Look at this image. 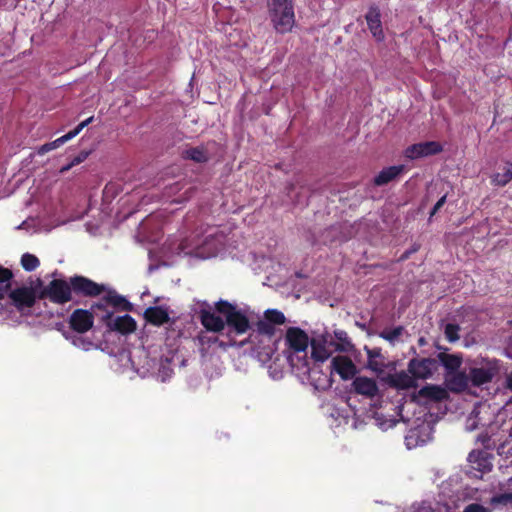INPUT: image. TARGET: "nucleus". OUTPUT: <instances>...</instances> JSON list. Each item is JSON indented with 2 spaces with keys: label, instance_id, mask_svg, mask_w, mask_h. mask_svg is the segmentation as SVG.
Listing matches in <instances>:
<instances>
[{
  "label": "nucleus",
  "instance_id": "obj_35",
  "mask_svg": "<svg viewBox=\"0 0 512 512\" xmlns=\"http://www.w3.org/2000/svg\"><path fill=\"white\" fill-rule=\"evenodd\" d=\"M256 320L257 321H267L268 323L273 324V326L275 327V325L283 324L285 322V316L282 312L273 309V310H267L265 312L264 319H259L257 317Z\"/></svg>",
  "mask_w": 512,
  "mask_h": 512
},
{
  "label": "nucleus",
  "instance_id": "obj_4",
  "mask_svg": "<svg viewBox=\"0 0 512 512\" xmlns=\"http://www.w3.org/2000/svg\"><path fill=\"white\" fill-rule=\"evenodd\" d=\"M312 356L317 361H326L333 351L351 352L354 345L344 330H335L334 335L327 331L311 340Z\"/></svg>",
  "mask_w": 512,
  "mask_h": 512
},
{
  "label": "nucleus",
  "instance_id": "obj_42",
  "mask_svg": "<svg viewBox=\"0 0 512 512\" xmlns=\"http://www.w3.org/2000/svg\"><path fill=\"white\" fill-rule=\"evenodd\" d=\"M93 121V117H89L86 120L82 121L80 124L77 125V127L68 132L67 135L70 136V140L77 136L88 124H90Z\"/></svg>",
  "mask_w": 512,
  "mask_h": 512
},
{
  "label": "nucleus",
  "instance_id": "obj_41",
  "mask_svg": "<svg viewBox=\"0 0 512 512\" xmlns=\"http://www.w3.org/2000/svg\"><path fill=\"white\" fill-rule=\"evenodd\" d=\"M462 512H492V509L478 503H473L467 505Z\"/></svg>",
  "mask_w": 512,
  "mask_h": 512
},
{
  "label": "nucleus",
  "instance_id": "obj_40",
  "mask_svg": "<svg viewBox=\"0 0 512 512\" xmlns=\"http://www.w3.org/2000/svg\"><path fill=\"white\" fill-rule=\"evenodd\" d=\"M459 327L454 324H447L445 327V336L450 342H454L459 339L458 335Z\"/></svg>",
  "mask_w": 512,
  "mask_h": 512
},
{
  "label": "nucleus",
  "instance_id": "obj_37",
  "mask_svg": "<svg viewBox=\"0 0 512 512\" xmlns=\"http://www.w3.org/2000/svg\"><path fill=\"white\" fill-rule=\"evenodd\" d=\"M21 265L26 271H33L39 266V260L35 255L25 253L21 257Z\"/></svg>",
  "mask_w": 512,
  "mask_h": 512
},
{
  "label": "nucleus",
  "instance_id": "obj_13",
  "mask_svg": "<svg viewBox=\"0 0 512 512\" xmlns=\"http://www.w3.org/2000/svg\"><path fill=\"white\" fill-rule=\"evenodd\" d=\"M15 307L23 312L33 306L36 295L35 291L30 287H20L12 290L9 294Z\"/></svg>",
  "mask_w": 512,
  "mask_h": 512
},
{
  "label": "nucleus",
  "instance_id": "obj_23",
  "mask_svg": "<svg viewBox=\"0 0 512 512\" xmlns=\"http://www.w3.org/2000/svg\"><path fill=\"white\" fill-rule=\"evenodd\" d=\"M224 334L221 333L220 335H210L208 331L206 332H202L198 339H199V342L200 344L203 346V347H212V346H219V347H227V346H235L237 345V341L234 339V338H228L227 341H225L224 339H222L221 337H223Z\"/></svg>",
  "mask_w": 512,
  "mask_h": 512
},
{
  "label": "nucleus",
  "instance_id": "obj_39",
  "mask_svg": "<svg viewBox=\"0 0 512 512\" xmlns=\"http://www.w3.org/2000/svg\"><path fill=\"white\" fill-rule=\"evenodd\" d=\"M106 303L112 305L113 307H119V306H126L128 303L126 300L121 297L120 295H117L116 293L109 292L108 295L105 297Z\"/></svg>",
  "mask_w": 512,
  "mask_h": 512
},
{
  "label": "nucleus",
  "instance_id": "obj_31",
  "mask_svg": "<svg viewBox=\"0 0 512 512\" xmlns=\"http://www.w3.org/2000/svg\"><path fill=\"white\" fill-rule=\"evenodd\" d=\"M503 173H495L492 175V183L497 186H505L512 180V163H506Z\"/></svg>",
  "mask_w": 512,
  "mask_h": 512
},
{
  "label": "nucleus",
  "instance_id": "obj_22",
  "mask_svg": "<svg viewBox=\"0 0 512 512\" xmlns=\"http://www.w3.org/2000/svg\"><path fill=\"white\" fill-rule=\"evenodd\" d=\"M447 397V391L445 388L437 385H426L422 387L417 394L413 396L414 400L424 398L430 401H441Z\"/></svg>",
  "mask_w": 512,
  "mask_h": 512
},
{
  "label": "nucleus",
  "instance_id": "obj_29",
  "mask_svg": "<svg viewBox=\"0 0 512 512\" xmlns=\"http://www.w3.org/2000/svg\"><path fill=\"white\" fill-rule=\"evenodd\" d=\"M439 358L448 373L457 372L462 363V358L455 354H441Z\"/></svg>",
  "mask_w": 512,
  "mask_h": 512
},
{
  "label": "nucleus",
  "instance_id": "obj_32",
  "mask_svg": "<svg viewBox=\"0 0 512 512\" xmlns=\"http://www.w3.org/2000/svg\"><path fill=\"white\" fill-rule=\"evenodd\" d=\"M12 272L0 265V298H3L11 288Z\"/></svg>",
  "mask_w": 512,
  "mask_h": 512
},
{
  "label": "nucleus",
  "instance_id": "obj_44",
  "mask_svg": "<svg viewBox=\"0 0 512 512\" xmlns=\"http://www.w3.org/2000/svg\"><path fill=\"white\" fill-rule=\"evenodd\" d=\"M160 366L161 367L159 368L158 377H160L161 381H165L167 377H170L172 370L170 369L169 366L163 364L162 361L160 363Z\"/></svg>",
  "mask_w": 512,
  "mask_h": 512
},
{
  "label": "nucleus",
  "instance_id": "obj_7",
  "mask_svg": "<svg viewBox=\"0 0 512 512\" xmlns=\"http://www.w3.org/2000/svg\"><path fill=\"white\" fill-rule=\"evenodd\" d=\"M313 359L312 366L310 365V359L306 361L305 370L301 368H294L293 370L298 376H307L310 383L317 390H326L332 386L333 380L331 378V372H323L320 367V361H317L312 355ZM323 361H321L322 363Z\"/></svg>",
  "mask_w": 512,
  "mask_h": 512
},
{
  "label": "nucleus",
  "instance_id": "obj_49",
  "mask_svg": "<svg viewBox=\"0 0 512 512\" xmlns=\"http://www.w3.org/2000/svg\"><path fill=\"white\" fill-rule=\"evenodd\" d=\"M28 226H29L28 222L24 221L17 228L18 229H27Z\"/></svg>",
  "mask_w": 512,
  "mask_h": 512
},
{
  "label": "nucleus",
  "instance_id": "obj_27",
  "mask_svg": "<svg viewBox=\"0 0 512 512\" xmlns=\"http://www.w3.org/2000/svg\"><path fill=\"white\" fill-rule=\"evenodd\" d=\"M503 492L497 493L493 495L489 501L491 509H501L503 507H507L512 505V491L504 490L501 488Z\"/></svg>",
  "mask_w": 512,
  "mask_h": 512
},
{
  "label": "nucleus",
  "instance_id": "obj_48",
  "mask_svg": "<svg viewBox=\"0 0 512 512\" xmlns=\"http://www.w3.org/2000/svg\"><path fill=\"white\" fill-rule=\"evenodd\" d=\"M506 382L507 387L512 391V374L508 375Z\"/></svg>",
  "mask_w": 512,
  "mask_h": 512
},
{
  "label": "nucleus",
  "instance_id": "obj_5",
  "mask_svg": "<svg viewBox=\"0 0 512 512\" xmlns=\"http://www.w3.org/2000/svg\"><path fill=\"white\" fill-rule=\"evenodd\" d=\"M309 343L308 335L300 328L291 327L286 332L287 360L292 367L306 368V361L309 360L307 356V348Z\"/></svg>",
  "mask_w": 512,
  "mask_h": 512
},
{
  "label": "nucleus",
  "instance_id": "obj_21",
  "mask_svg": "<svg viewBox=\"0 0 512 512\" xmlns=\"http://www.w3.org/2000/svg\"><path fill=\"white\" fill-rule=\"evenodd\" d=\"M354 390L361 395L374 397L378 393L376 381L368 377H356L352 383Z\"/></svg>",
  "mask_w": 512,
  "mask_h": 512
},
{
  "label": "nucleus",
  "instance_id": "obj_51",
  "mask_svg": "<svg viewBox=\"0 0 512 512\" xmlns=\"http://www.w3.org/2000/svg\"><path fill=\"white\" fill-rule=\"evenodd\" d=\"M509 483H512V478L508 480Z\"/></svg>",
  "mask_w": 512,
  "mask_h": 512
},
{
  "label": "nucleus",
  "instance_id": "obj_30",
  "mask_svg": "<svg viewBox=\"0 0 512 512\" xmlns=\"http://www.w3.org/2000/svg\"><path fill=\"white\" fill-rule=\"evenodd\" d=\"M451 481H447L442 483L440 487V500L438 504H442L445 510L450 509V504H455V500L453 499V491L450 489Z\"/></svg>",
  "mask_w": 512,
  "mask_h": 512
},
{
  "label": "nucleus",
  "instance_id": "obj_18",
  "mask_svg": "<svg viewBox=\"0 0 512 512\" xmlns=\"http://www.w3.org/2000/svg\"><path fill=\"white\" fill-rule=\"evenodd\" d=\"M70 325L75 331L84 333L93 326V314L87 310L77 309L70 317Z\"/></svg>",
  "mask_w": 512,
  "mask_h": 512
},
{
  "label": "nucleus",
  "instance_id": "obj_28",
  "mask_svg": "<svg viewBox=\"0 0 512 512\" xmlns=\"http://www.w3.org/2000/svg\"><path fill=\"white\" fill-rule=\"evenodd\" d=\"M183 155L184 158L190 159L197 163H203L209 159V154L204 146L189 148L184 151Z\"/></svg>",
  "mask_w": 512,
  "mask_h": 512
},
{
  "label": "nucleus",
  "instance_id": "obj_16",
  "mask_svg": "<svg viewBox=\"0 0 512 512\" xmlns=\"http://www.w3.org/2000/svg\"><path fill=\"white\" fill-rule=\"evenodd\" d=\"M329 371L336 372L344 380L351 379L356 373L354 363L346 356H337L332 359Z\"/></svg>",
  "mask_w": 512,
  "mask_h": 512
},
{
  "label": "nucleus",
  "instance_id": "obj_47",
  "mask_svg": "<svg viewBox=\"0 0 512 512\" xmlns=\"http://www.w3.org/2000/svg\"><path fill=\"white\" fill-rule=\"evenodd\" d=\"M446 202V195L442 196L437 202L436 204L434 205L432 211H431V216H433Z\"/></svg>",
  "mask_w": 512,
  "mask_h": 512
},
{
  "label": "nucleus",
  "instance_id": "obj_36",
  "mask_svg": "<svg viewBox=\"0 0 512 512\" xmlns=\"http://www.w3.org/2000/svg\"><path fill=\"white\" fill-rule=\"evenodd\" d=\"M366 351H367V356H368V363H367L368 368L375 372L382 371L383 364L379 363L377 361V358L380 356V351L375 350V349H367V348H366Z\"/></svg>",
  "mask_w": 512,
  "mask_h": 512
},
{
  "label": "nucleus",
  "instance_id": "obj_34",
  "mask_svg": "<svg viewBox=\"0 0 512 512\" xmlns=\"http://www.w3.org/2000/svg\"><path fill=\"white\" fill-rule=\"evenodd\" d=\"M69 140H70V136L65 134V135L57 138L56 140H54L52 142L46 143L44 145H41L38 148L37 153L39 155H44L47 152H50V151H52L54 149L59 148L61 145H63L64 143H66Z\"/></svg>",
  "mask_w": 512,
  "mask_h": 512
},
{
  "label": "nucleus",
  "instance_id": "obj_26",
  "mask_svg": "<svg viewBox=\"0 0 512 512\" xmlns=\"http://www.w3.org/2000/svg\"><path fill=\"white\" fill-rule=\"evenodd\" d=\"M404 171L403 165L390 166L383 169L376 177L375 184L384 185L395 179Z\"/></svg>",
  "mask_w": 512,
  "mask_h": 512
},
{
  "label": "nucleus",
  "instance_id": "obj_38",
  "mask_svg": "<svg viewBox=\"0 0 512 512\" xmlns=\"http://www.w3.org/2000/svg\"><path fill=\"white\" fill-rule=\"evenodd\" d=\"M479 408L475 407L466 419L465 429L467 431H474L479 426Z\"/></svg>",
  "mask_w": 512,
  "mask_h": 512
},
{
  "label": "nucleus",
  "instance_id": "obj_33",
  "mask_svg": "<svg viewBox=\"0 0 512 512\" xmlns=\"http://www.w3.org/2000/svg\"><path fill=\"white\" fill-rule=\"evenodd\" d=\"M404 328L402 326L395 327L393 329H385L383 330L379 336L390 344L395 345L400 341V337L402 336Z\"/></svg>",
  "mask_w": 512,
  "mask_h": 512
},
{
  "label": "nucleus",
  "instance_id": "obj_11",
  "mask_svg": "<svg viewBox=\"0 0 512 512\" xmlns=\"http://www.w3.org/2000/svg\"><path fill=\"white\" fill-rule=\"evenodd\" d=\"M437 364L434 359H412L408 364V371L416 379H428L436 370Z\"/></svg>",
  "mask_w": 512,
  "mask_h": 512
},
{
  "label": "nucleus",
  "instance_id": "obj_19",
  "mask_svg": "<svg viewBox=\"0 0 512 512\" xmlns=\"http://www.w3.org/2000/svg\"><path fill=\"white\" fill-rule=\"evenodd\" d=\"M145 319L157 326H161L170 321V311L166 306L149 307L144 312Z\"/></svg>",
  "mask_w": 512,
  "mask_h": 512
},
{
  "label": "nucleus",
  "instance_id": "obj_8",
  "mask_svg": "<svg viewBox=\"0 0 512 512\" xmlns=\"http://www.w3.org/2000/svg\"><path fill=\"white\" fill-rule=\"evenodd\" d=\"M92 309L93 313L103 320L110 330L127 334L136 329L135 320L128 314L114 317L113 312L106 310L102 314H99L98 311L102 310V305L100 304L94 306Z\"/></svg>",
  "mask_w": 512,
  "mask_h": 512
},
{
  "label": "nucleus",
  "instance_id": "obj_1",
  "mask_svg": "<svg viewBox=\"0 0 512 512\" xmlns=\"http://www.w3.org/2000/svg\"><path fill=\"white\" fill-rule=\"evenodd\" d=\"M223 235L217 228H209L205 234H193L167 243V250L173 255H189L200 259L214 257L222 249Z\"/></svg>",
  "mask_w": 512,
  "mask_h": 512
},
{
  "label": "nucleus",
  "instance_id": "obj_12",
  "mask_svg": "<svg viewBox=\"0 0 512 512\" xmlns=\"http://www.w3.org/2000/svg\"><path fill=\"white\" fill-rule=\"evenodd\" d=\"M70 284L74 292L85 296H97L105 289L104 285L97 284L83 276L72 277Z\"/></svg>",
  "mask_w": 512,
  "mask_h": 512
},
{
  "label": "nucleus",
  "instance_id": "obj_9",
  "mask_svg": "<svg viewBox=\"0 0 512 512\" xmlns=\"http://www.w3.org/2000/svg\"><path fill=\"white\" fill-rule=\"evenodd\" d=\"M498 372L497 361H487L481 367L472 368L469 372V381L474 386H481L490 382Z\"/></svg>",
  "mask_w": 512,
  "mask_h": 512
},
{
  "label": "nucleus",
  "instance_id": "obj_17",
  "mask_svg": "<svg viewBox=\"0 0 512 512\" xmlns=\"http://www.w3.org/2000/svg\"><path fill=\"white\" fill-rule=\"evenodd\" d=\"M201 323L208 332L222 333L226 327V320L220 314L215 312L203 310L200 315Z\"/></svg>",
  "mask_w": 512,
  "mask_h": 512
},
{
  "label": "nucleus",
  "instance_id": "obj_43",
  "mask_svg": "<svg viewBox=\"0 0 512 512\" xmlns=\"http://www.w3.org/2000/svg\"><path fill=\"white\" fill-rule=\"evenodd\" d=\"M376 421H377V425L382 429V430H387L389 428H392L396 425V420L394 419H388L386 421H381V417L379 415L376 416Z\"/></svg>",
  "mask_w": 512,
  "mask_h": 512
},
{
  "label": "nucleus",
  "instance_id": "obj_3",
  "mask_svg": "<svg viewBox=\"0 0 512 512\" xmlns=\"http://www.w3.org/2000/svg\"><path fill=\"white\" fill-rule=\"evenodd\" d=\"M216 311L226 320L229 339L251 331L254 329L253 325L257 323V315L248 307H239L221 300L216 303Z\"/></svg>",
  "mask_w": 512,
  "mask_h": 512
},
{
  "label": "nucleus",
  "instance_id": "obj_20",
  "mask_svg": "<svg viewBox=\"0 0 512 512\" xmlns=\"http://www.w3.org/2000/svg\"><path fill=\"white\" fill-rule=\"evenodd\" d=\"M447 388L452 392H462L468 388L469 376L463 372L447 373L445 377Z\"/></svg>",
  "mask_w": 512,
  "mask_h": 512
},
{
  "label": "nucleus",
  "instance_id": "obj_45",
  "mask_svg": "<svg viewBox=\"0 0 512 512\" xmlns=\"http://www.w3.org/2000/svg\"><path fill=\"white\" fill-rule=\"evenodd\" d=\"M74 345L83 348L84 350L89 349L91 342L85 341L82 337H78L74 340Z\"/></svg>",
  "mask_w": 512,
  "mask_h": 512
},
{
  "label": "nucleus",
  "instance_id": "obj_25",
  "mask_svg": "<svg viewBox=\"0 0 512 512\" xmlns=\"http://www.w3.org/2000/svg\"><path fill=\"white\" fill-rule=\"evenodd\" d=\"M391 383L393 386L400 389L416 387V380L409 371H400L395 373L391 378Z\"/></svg>",
  "mask_w": 512,
  "mask_h": 512
},
{
  "label": "nucleus",
  "instance_id": "obj_46",
  "mask_svg": "<svg viewBox=\"0 0 512 512\" xmlns=\"http://www.w3.org/2000/svg\"><path fill=\"white\" fill-rule=\"evenodd\" d=\"M85 157H86V156H83V157H80V156L75 157L69 165H67V166H65V167H63V168L61 169V172L68 171V170H69L71 167H73L74 165L80 164V163L85 159Z\"/></svg>",
  "mask_w": 512,
  "mask_h": 512
},
{
  "label": "nucleus",
  "instance_id": "obj_50",
  "mask_svg": "<svg viewBox=\"0 0 512 512\" xmlns=\"http://www.w3.org/2000/svg\"><path fill=\"white\" fill-rule=\"evenodd\" d=\"M154 365H155V362L153 361V365L150 366V369H153L154 368Z\"/></svg>",
  "mask_w": 512,
  "mask_h": 512
},
{
  "label": "nucleus",
  "instance_id": "obj_24",
  "mask_svg": "<svg viewBox=\"0 0 512 512\" xmlns=\"http://www.w3.org/2000/svg\"><path fill=\"white\" fill-rule=\"evenodd\" d=\"M366 21L368 24V28L372 33L373 37L377 41H382L384 39V33L380 20V13L378 9L371 8L366 14Z\"/></svg>",
  "mask_w": 512,
  "mask_h": 512
},
{
  "label": "nucleus",
  "instance_id": "obj_6",
  "mask_svg": "<svg viewBox=\"0 0 512 512\" xmlns=\"http://www.w3.org/2000/svg\"><path fill=\"white\" fill-rule=\"evenodd\" d=\"M268 13L276 32H290L295 24L292 0H267Z\"/></svg>",
  "mask_w": 512,
  "mask_h": 512
},
{
  "label": "nucleus",
  "instance_id": "obj_10",
  "mask_svg": "<svg viewBox=\"0 0 512 512\" xmlns=\"http://www.w3.org/2000/svg\"><path fill=\"white\" fill-rule=\"evenodd\" d=\"M72 287L66 281L53 280L45 289L46 296L53 302L63 304L71 300Z\"/></svg>",
  "mask_w": 512,
  "mask_h": 512
},
{
  "label": "nucleus",
  "instance_id": "obj_14",
  "mask_svg": "<svg viewBox=\"0 0 512 512\" xmlns=\"http://www.w3.org/2000/svg\"><path fill=\"white\" fill-rule=\"evenodd\" d=\"M441 150L442 147L438 142L429 141L409 146L405 151V156L409 159H416L439 153Z\"/></svg>",
  "mask_w": 512,
  "mask_h": 512
},
{
  "label": "nucleus",
  "instance_id": "obj_15",
  "mask_svg": "<svg viewBox=\"0 0 512 512\" xmlns=\"http://www.w3.org/2000/svg\"><path fill=\"white\" fill-rule=\"evenodd\" d=\"M468 462L470 467L475 472L480 474L491 471L492 469V456L483 450L472 451L468 455Z\"/></svg>",
  "mask_w": 512,
  "mask_h": 512
},
{
  "label": "nucleus",
  "instance_id": "obj_2",
  "mask_svg": "<svg viewBox=\"0 0 512 512\" xmlns=\"http://www.w3.org/2000/svg\"><path fill=\"white\" fill-rule=\"evenodd\" d=\"M279 339L280 335L277 334L273 324L267 321H257L256 328L249 332L247 338L237 342V345L240 347L248 345L251 354L265 364L272 359L276 352Z\"/></svg>",
  "mask_w": 512,
  "mask_h": 512
}]
</instances>
